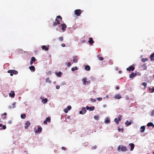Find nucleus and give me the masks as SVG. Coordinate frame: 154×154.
<instances>
[{"label":"nucleus","instance_id":"nucleus-51","mask_svg":"<svg viewBox=\"0 0 154 154\" xmlns=\"http://www.w3.org/2000/svg\"><path fill=\"white\" fill-rule=\"evenodd\" d=\"M150 57H154V52L152 53L150 55Z\"/></svg>","mask_w":154,"mask_h":154},{"label":"nucleus","instance_id":"nucleus-31","mask_svg":"<svg viewBox=\"0 0 154 154\" xmlns=\"http://www.w3.org/2000/svg\"><path fill=\"white\" fill-rule=\"evenodd\" d=\"M46 83H49V84H50L51 83V81L50 80V79L49 78H47L46 79Z\"/></svg>","mask_w":154,"mask_h":154},{"label":"nucleus","instance_id":"nucleus-7","mask_svg":"<svg viewBox=\"0 0 154 154\" xmlns=\"http://www.w3.org/2000/svg\"><path fill=\"white\" fill-rule=\"evenodd\" d=\"M86 112V108L85 107L82 108V110L79 111V113L83 115Z\"/></svg>","mask_w":154,"mask_h":154},{"label":"nucleus","instance_id":"nucleus-48","mask_svg":"<svg viewBox=\"0 0 154 154\" xmlns=\"http://www.w3.org/2000/svg\"><path fill=\"white\" fill-rule=\"evenodd\" d=\"M90 79L92 81H94L95 80V78L93 76H91L90 78Z\"/></svg>","mask_w":154,"mask_h":154},{"label":"nucleus","instance_id":"nucleus-5","mask_svg":"<svg viewBox=\"0 0 154 154\" xmlns=\"http://www.w3.org/2000/svg\"><path fill=\"white\" fill-rule=\"evenodd\" d=\"M74 13L76 16H80L82 13L81 10L79 9L75 10L74 11Z\"/></svg>","mask_w":154,"mask_h":154},{"label":"nucleus","instance_id":"nucleus-43","mask_svg":"<svg viewBox=\"0 0 154 154\" xmlns=\"http://www.w3.org/2000/svg\"><path fill=\"white\" fill-rule=\"evenodd\" d=\"M142 85L144 86L145 87H146L147 85V84L145 82H144L142 83Z\"/></svg>","mask_w":154,"mask_h":154},{"label":"nucleus","instance_id":"nucleus-38","mask_svg":"<svg viewBox=\"0 0 154 154\" xmlns=\"http://www.w3.org/2000/svg\"><path fill=\"white\" fill-rule=\"evenodd\" d=\"M65 64L66 66L68 67H70L71 65L70 63L69 62L66 63Z\"/></svg>","mask_w":154,"mask_h":154},{"label":"nucleus","instance_id":"nucleus-29","mask_svg":"<svg viewBox=\"0 0 154 154\" xmlns=\"http://www.w3.org/2000/svg\"><path fill=\"white\" fill-rule=\"evenodd\" d=\"M94 117V119L97 120H99L100 118L99 116L98 115H95Z\"/></svg>","mask_w":154,"mask_h":154},{"label":"nucleus","instance_id":"nucleus-3","mask_svg":"<svg viewBox=\"0 0 154 154\" xmlns=\"http://www.w3.org/2000/svg\"><path fill=\"white\" fill-rule=\"evenodd\" d=\"M8 72L10 73V75L11 76H12L13 74L16 75L18 73V72L14 69L8 70Z\"/></svg>","mask_w":154,"mask_h":154},{"label":"nucleus","instance_id":"nucleus-61","mask_svg":"<svg viewBox=\"0 0 154 154\" xmlns=\"http://www.w3.org/2000/svg\"><path fill=\"white\" fill-rule=\"evenodd\" d=\"M8 123L11 124L12 123V121L11 120L9 121L8 122Z\"/></svg>","mask_w":154,"mask_h":154},{"label":"nucleus","instance_id":"nucleus-28","mask_svg":"<svg viewBox=\"0 0 154 154\" xmlns=\"http://www.w3.org/2000/svg\"><path fill=\"white\" fill-rule=\"evenodd\" d=\"M55 74L58 77H60L61 76L62 73L61 72H56Z\"/></svg>","mask_w":154,"mask_h":154},{"label":"nucleus","instance_id":"nucleus-64","mask_svg":"<svg viewBox=\"0 0 154 154\" xmlns=\"http://www.w3.org/2000/svg\"><path fill=\"white\" fill-rule=\"evenodd\" d=\"M55 22H60L59 20H58V19L57 18H56L55 20Z\"/></svg>","mask_w":154,"mask_h":154},{"label":"nucleus","instance_id":"nucleus-23","mask_svg":"<svg viewBox=\"0 0 154 154\" xmlns=\"http://www.w3.org/2000/svg\"><path fill=\"white\" fill-rule=\"evenodd\" d=\"M141 67L143 70H146L147 67L146 66V64H143L142 65Z\"/></svg>","mask_w":154,"mask_h":154},{"label":"nucleus","instance_id":"nucleus-40","mask_svg":"<svg viewBox=\"0 0 154 154\" xmlns=\"http://www.w3.org/2000/svg\"><path fill=\"white\" fill-rule=\"evenodd\" d=\"M90 100L92 102H95L96 101V100L95 99H93L92 98H91Z\"/></svg>","mask_w":154,"mask_h":154},{"label":"nucleus","instance_id":"nucleus-45","mask_svg":"<svg viewBox=\"0 0 154 154\" xmlns=\"http://www.w3.org/2000/svg\"><path fill=\"white\" fill-rule=\"evenodd\" d=\"M99 60H100L102 61L103 60V58L102 57H100L98 58Z\"/></svg>","mask_w":154,"mask_h":154},{"label":"nucleus","instance_id":"nucleus-42","mask_svg":"<svg viewBox=\"0 0 154 154\" xmlns=\"http://www.w3.org/2000/svg\"><path fill=\"white\" fill-rule=\"evenodd\" d=\"M16 104V102H14L13 103H12V106H13V107H12V108H15V105Z\"/></svg>","mask_w":154,"mask_h":154},{"label":"nucleus","instance_id":"nucleus-57","mask_svg":"<svg viewBox=\"0 0 154 154\" xmlns=\"http://www.w3.org/2000/svg\"><path fill=\"white\" fill-rule=\"evenodd\" d=\"M20 51V53H22L23 52V51L22 50L19 49H18L17 50V51Z\"/></svg>","mask_w":154,"mask_h":154},{"label":"nucleus","instance_id":"nucleus-30","mask_svg":"<svg viewBox=\"0 0 154 154\" xmlns=\"http://www.w3.org/2000/svg\"><path fill=\"white\" fill-rule=\"evenodd\" d=\"M125 124L128 126L130 125L131 124V122L130 121H127L125 123Z\"/></svg>","mask_w":154,"mask_h":154},{"label":"nucleus","instance_id":"nucleus-58","mask_svg":"<svg viewBox=\"0 0 154 154\" xmlns=\"http://www.w3.org/2000/svg\"><path fill=\"white\" fill-rule=\"evenodd\" d=\"M150 60L151 61L154 60V57H150Z\"/></svg>","mask_w":154,"mask_h":154},{"label":"nucleus","instance_id":"nucleus-53","mask_svg":"<svg viewBox=\"0 0 154 154\" xmlns=\"http://www.w3.org/2000/svg\"><path fill=\"white\" fill-rule=\"evenodd\" d=\"M97 146H92V149H95L96 148Z\"/></svg>","mask_w":154,"mask_h":154},{"label":"nucleus","instance_id":"nucleus-59","mask_svg":"<svg viewBox=\"0 0 154 154\" xmlns=\"http://www.w3.org/2000/svg\"><path fill=\"white\" fill-rule=\"evenodd\" d=\"M62 47H65V45L64 44H62L61 45Z\"/></svg>","mask_w":154,"mask_h":154},{"label":"nucleus","instance_id":"nucleus-9","mask_svg":"<svg viewBox=\"0 0 154 154\" xmlns=\"http://www.w3.org/2000/svg\"><path fill=\"white\" fill-rule=\"evenodd\" d=\"M72 107L70 106H68L64 109V112L65 113H67L69 110L71 109Z\"/></svg>","mask_w":154,"mask_h":154},{"label":"nucleus","instance_id":"nucleus-10","mask_svg":"<svg viewBox=\"0 0 154 154\" xmlns=\"http://www.w3.org/2000/svg\"><path fill=\"white\" fill-rule=\"evenodd\" d=\"M51 121V118L50 117H47L45 119L44 121V123L45 124H47V122H50Z\"/></svg>","mask_w":154,"mask_h":154},{"label":"nucleus","instance_id":"nucleus-63","mask_svg":"<svg viewBox=\"0 0 154 154\" xmlns=\"http://www.w3.org/2000/svg\"><path fill=\"white\" fill-rule=\"evenodd\" d=\"M106 106H107V105L106 104H103V107L104 108H105V107H106Z\"/></svg>","mask_w":154,"mask_h":154},{"label":"nucleus","instance_id":"nucleus-12","mask_svg":"<svg viewBox=\"0 0 154 154\" xmlns=\"http://www.w3.org/2000/svg\"><path fill=\"white\" fill-rule=\"evenodd\" d=\"M128 145L130 147V151H132L134 147V144L133 143H130Z\"/></svg>","mask_w":154,"mask_h":154},{"label":"nucleus","instance_id":"nucleus-44","mask_svg":"<svg viewBox=\"0 0 154 154\" xmlns=\"http://www.w3.org/2000/svg\"><path fill=\"white\" fill-rule=\"evenodd\" d=\"M56 18L57 19H60L61 20L62 19V17L60 16H57Z\"/></svg>","mask_w":154,"mask_h":154},{"label":"nucleus","instance_id":"nucleus-25","mask_svg":"<svg viewBox=\"0 0 154 154\" xmlns=\"http://www.w3.org/2000/svg\"><path fill=\"white\" fill-rule=\"evenodd\" d=\"M147 126L148 127L152 126L153 127H154V124H153V123L152 122H151L148 123L147 124Z\"/></svg>","mask_w":154,"mask_h":154},{"label":"nucleus","instance_id":"nucleus-24","mask_svg":"<svg viewBox=\"0 0 154 154\" xmlns=\"http://www.w3.org/2000/svg\"><path fill=\"white\" fill-rule=\"evenodd\" d=\"M87 80V79L86 78H84L82 79V82H83V84L84 85H85L86 84V82Z\"/></svg>","mask_w":154,"mask_h":154},{"label":"nucleus","instance_id":"nucleus-46","mask_svg":"<svg viewBox=\"0 0 154 154\" xmlns=\"http://www.w3.org/2000/svg\"><path fill=\"white\" fill-rule=\"evenodd\" d=\"M150 93H152L154 92V87H153L152 88V91H149Z\"/></svg>","mask_w":154,"mask_h":154},{"label":"nucleus","instance_id":"nucleus-55","mask_svg":"<svg viewBox=\"0 0 154 154\" xmlns=\"http://www.w3.org/2000/svg\"><path fill=\"white\" fill-rule=\"evenodd\" d=\"M60 88V86L59 85H57L56 86V88L57 89H58Z\"/></svg>","mask_w":154,"mask_h":154},{"label":"nucleus","instance_id":"nucleus-14","mask_svg":"<svg viewBox=\"0 0 154 154\" xmlns=\"http://www.w3.org/2000/svg\"><path fill=\"white\" fill-rule=\"evenodd\" d=\"M49 45H48L47 46L46 45H43L42 48L43 50H45V51H47L49 49Z\"/></svg>","mask_w":154,"mask_h":154},{"label":"nucleus","instance_id":"nucleus-49","mask_svg":"<svg viewBox=\"0 0 154 154\" xmlns=\"http://www.w3.org/2000/svg\"><path fill=\"white\" fill-rule=\"evenodd\" d=\"M47 74L48 75H51V71H48L47 72Z\"/></svg>","mask_w":154,"mask_h":154},{"label":"nucleus","instance_id":"nucleus-52","mask_svg":"<svg viewBox=\"0 0 154 154\" xmlns=\"http://www.w3.org/2000/svg\"><path fill=\"white\" fill-rule=\"evenodd\" d=\"M86 83H87V84L88 85H89L90 84L91 82H90V81H86Z\"/></svg>","mask_w":154,"mask_h":154},{"label":"nucleus","instance_id":"nucleus-41","mask_svg":"<svg viewBox=\"0 0 154 154\" xmlns=\"http://www.w3.org/2000/svg\"><path fill=\"white\" fill-rule=\"evenodd\" d=\"M59 39L60 41L61 42L63 40V38L62 37H60L59 38Z\"/></svg>","mask_w":154,"mask_h":154},{"label":"nucleus","instance_id":"nucleus-34","mask_svg":"<svg viewBox=\"0 0 154 154\" xmlns=\"http://www.w3.org/2000/svg\"><path fill=\"white\" fill-rule=\"evenodd\" d=\"M114 121L116 124H118L119 123V121L117 119V118H115L114 120Z\"/></svg>","mask_w":154,"mask_h":154},{"label":"nucleus","instance_id":"nucleus-6","mask_svg":"<svg viewBox=\"0 0 154 154\" xmlns=\"http://www.w3.org/2000/svg\"><path fill=\"white\" fill-rule=\"evenodd\" d=\"M134 69H135V67L134 66V65H133L130 66L128 68H127L126 69V70H127L129 71H133L134 70Z\"/></svg>","mask_w":154,"mask_h":154},{"label":"nucleus","instance_id":"nucleus-22","mask_svg":"<svg viewBox=\"0 0 154 154\" xmlns=\"http://www.w3.org/2000/svg\"><path fill=\"white\" fill-rule=\"evenodd\" d=\"M90 67L88 65H86L85 67V69L87 71H89L90 69Z\"/></svg>","mask_w":154,"mask_h":154},{"label":"nucleus","instance_id":"nucleus-2","mask_svg":"<svg viewBox=\"0 0 154 154\" xmlns=\"http://www.w3.org/2000/svg\"><path fill=\"white\" fill-rule=\"evenodd\" d=\"M117 150L119 151L125 152L128 150V149L126 146L119 145L118 147Z\"/></svg>","mask_w":154,"mask_h":154},{"label":"nucleus","instance_id":"nucleus-15","mask_svg":"<svg viewBox=\"0 0 154 154\" xmlns=\"http://www.w3.org/2000/svg\"><path fill=\"white\" fill-rule=\"evenodd\" d=\"M88 42H89L90 45H92L94 43V41L93 40V38H92L90 37L88 41Z\"/></svg>","mask_w":154,"mask_h":154},{"label":"nucleus","instance_id":"nucleus-8","mask_svg":"<svg viewBox=\"0 0 154 154\" xmlns=\"http://www.w3.org/2000/svg\"><path fill=\"white\" fill-rule=\"evenodd\" d=\"M137 75L136 72L134 73V72H132L129 75V78L133 79Z\"/></svg>","mask_w":154,"mask_h":154},{"label":"nucleus","instance_id":"nucleus-54","mask_svg":"<svg viewBox=\"0 0 154 154\" xmlns=\"http://www.w3.org/2000/svg\"><path fill=\"white\" fill-rule=\"evenodd\" d=\"M118 130L119 131H120L121 130H122V131H123L124 129H123V128H122L121 129H120L119 128L118 129Z\"/></svg>","mask_w":154,"mask_h":154},{"label":"nucleus","instance_id":"nucleus-47","mask_svg":"<svg viewBox=\"0 0 154 154\" xmlns=\"http://www.w3.org/2000/svg\"><path fill=\"white\" fill-rule=\"evenodd\" d=\"M97 99L98 101H101L102 100V98L101 97H97Z\"/></svg>","mask_w":154,"mask_h":154},{"label":"nucleus","instance_id":"nucleus-16","mask_svg":"<svg viewBox=\"0 0 154 154\" xmlns=\"http://www.w3.org/2000/svg\"><path fill=\"white\" fill-rule=\"evenodd\" d=\"M73 62L76 63L78 62L77 57V56H74L73 57Z\"/></svg>","mask_w":154,"mask_h":154},{"label":"nucleus","instance_id":"nucleus-50","mask_svg":"<svg viewBox=\"0 0 154 154\" xmlns=\"http://www.w3.org/2000/svg\"><path fill=\"white\" fill-rule=\"evenodd\" d=\"M6 127L5 125H4L2 126V129L5 130L6 129Z\"/></svg>","mask_w":154,"mask_h":154},{"label":"nucleus","instance_id":"nucleus-17","mask_svg":"<svg viewBox=\"0 0 154 154\" xmlns=\"http://www.w3.org/2000/svg\"><path fill=\"white\" fill-rule=\"evenodd\" d=\"M36 59L34 57H32L31 58V61H30V64L32 65L33 63V62H35V61Z\"/></svg>","mask_w":154,"mask_h":154},{"label":"nucleus","instance_id":"nucleus-62","mask_svg":"<svg viewBox=\"0 0 154 154\" xmlns=\"http://www.w3.org/2000/svg\"><path fill=\"white\" fill-rule=\"evenodd\" d=\"M8 108L9 109H11V106H8Z\"/></svg>","mask_w":154,"mask_h":154},{"label":"nucleus","instance_id":"nucleus-26","mask_svg":"<svg viewBox=\"0 0 154 154\" xmlns=\"http://www.w3.org/2000/svg\"><path fill=\"white\" fill-rule=\"evenodd\" d=\"M29 69H30V70L31 71H35V67L33 66H30L29 67Z\"/></svg>","mask_w":154,"mask_h":154},{"label":"nucleus","instance_id":"nucleus-60","mask_svg":"<svg viewBox=\"0 0 154 154\" xmlns=\"http://www.w3.org/2000/svg\"><path fill=\"white\" fill-rule=\"evenodd\" d=\"M89 107H89L88 106H86V107L85 108L87 110H89Z\"/></svg>","mask_w":154,"mask_h":154},{"label":"nucleus","instance_id":"nucleus-4","mask_svg":"<svg viewBox=\"0 0 154 154\" xmlns=\"http://www.w3.org/2000/svg\"><path fill=\"white\" fill-rule=\"evenodd\" d=\"M42 131V128L40 126H38V129L35 131V134L36 135L38 133H41Z\"/></svg>","mask_w":154,"mask_h":154},{"label":"nucleus","instance_id":"nucleus-39","mask_svg":"<svg viewBox=\"0 0 154 154\" xmlns=\"http://www.w3.org/2000/svg\"><path fill=\"white\" fill-rule=\"evenodd\" d=\"M122 117L121 115H119L118 116L117 119L119 121H120L122 119Z\"/></svg>","mask_w":154,"mask_h":154},{"label":"nucleus","instance_id":"nucleus-19","mask_svg":"<svg viewBox=\"0 0 154 154\" xmlns=\"http://www.w3.org/2000/svg\"><path fill=\"white\" fill-rule=\"evenodd\" d=\"M114 98L117 99H119L122 98V97L120 94H117L115 95Z\"/></svg>","mask_w":154,"mask_h":154},{"label":"nucleus","instance_id":"nucleus-37","mask_svg":"<svg viewBox=\"0 0 154 154\" xmlns=\"http://www.w3.org/2000/svg\"><path fill=\"white\" fill-rule=\"evenodd\" d=\"M150 116L152 117H154V110L151 111Z\"/></svg>","mask_w":154,"mask_h":154},{"label":"nucleus","instance_id":"nucleus-11","mask_svg":"<svg viewBox=\"0 0 154 154\" xmlns=\"http://www.w3.org/2000/svg\"><path fill=\"white\" fill-rule=\"evenodd\" d=\"M9 95L10 97L13 98L14 97L15 94L14 91H11V92L9 93Z\"/></svg>","mask_w":154,"mask_h":154},{"label":"nucleus","instance_id":"nucleus-32","mask_svg":"<svg viewBox=\"0 0 154 154\" xmlns=\"http://www.w3.org/2000/svg\"><path fill=\"white\" fill-rule=\"evenodd\" d=\"M26 117V115L25 114H21V118L22 119H25Z\"/></svg>","mask_w":154,"mask_h":154},{"label":"nucleus","instance_id":"nucleus-33","mask_svg":"<svg viewBox=\"0 0 154 154\" xmlns=\"http://www.w3.org/2000/svg\"><path fill=\"white\" fill-rule=\"evenodd\" d=\"M25 125L29 127L30 125V122L29 121H27L25 123Z\"/></svg>","mask_w":154,"mask_h":154},{"label":"nucleus","instance_id":"nucleus-35","mask_svg":"<svg viewBox=\"0 0 154 154\" xmlns=\"http://www.w3.org/2000/svg\"><path fill=\"white\" fill-rule=\"evenodd\" d=\"M94 109H95V108L94 106L90 107L89 110V111H93Z\"/></svg>","mask_w":154,"mask_h":154},{"label":"nucleus","instance_id":"nucleus-13","mask_svg":"<svg viewBox=\"0 0 154 154\" xmlns=\"http://www.w3.org/2000/svg\"><path fill=\"white\" fill-rule=\"evenodd\" d=\"M110 122V120L109 119V118L108 117H105V121L104 123L105 124H107L109 123Z\"/></svg>","mask_w":154,"mask_h":154},{"label":"nucleus","instance_id":"nucleus-20","mask_svg":"<svg viewBox=\"0 0 154 154\" xmlns=\"http://www.w3.org/2000/svg\"><path fill=\"white\" fill-rule=\"evenodd\" d=\"M48 100V99L47 98L43 99L42 100V102L43 104H45L47 103Z\"/></svg>","mask_w":154,"mask_h":154},{"label":"nucleus","instance_id":"nucleus-36","mask_svg":"<svg viewBox=\"0 0 154 154\" xmlns=\"http://www.w3.org/2000/svg\"><path fill=\"white\" fill-rule=\"evenodd\" d=\"M148 60V59L147 58H143L141 59V61L143 62H145L146 61H147Z\"/></svg>","mask_w":154,"mask_h":154},{"label":"nucleus","instance_id":"nucleus-27","mask_svg":"<svg viewBox=\"0 0 154 154\" xmlns=\"http://www.w3.org/2000/svg\"><path fill=\"white\" fill-rule=\"evenodd\" d=\"M78 69V68L77 66L74 67L72 68L71 71H74L75 70H77Z\"/></svg>","mask_w":154,"mask_h":154},{"label":"nucleus","instance_id":"nucleus-18","mask_svg":"<svg viewBox=\"0 0 154 154\" xmlns=\"http://www.w3.org/2000/svg\"><path fill=\"white\" fill-rule=\"evenodd\" d=\"M140 129L141 130H140V132L141 133L144 132L145 131V126H142L140 127Z\"/></svg>","mask_w":154,"mask_h":154},{"label":"nucleus","instance_id":"nucleus-56","mask_svg":"<svg viewBox=\"0 0 154 154\" xmlns=\"http://www.w3.org/2000/svg\"><path fill=\"white\" fill-rule=\"evenodd\" d=\"M61 149L62 150H64V151L66 150V148L65 147H63V146L62 147Z\"/></svg>","mask_w":154,"mask_h":154},{"label":"nucleus","instance_id":"nucleus-21","mask_svg":"<svg viewBox=\"0 0 154 154\" xmlns=\"http://www.w3.org/2000/svg\"><path fill=\"white\" fill-rule=\"evenodd\" d=\"M60 24V22H54L52 24V26L53 27H55L57 25Z\"/></svg>","mask_w":154,"mask_h":154},{"label":"nucleus","instance_id":"nucleus-1","mask_svg":"<svg viewBox=\"0 0 154 154\" xmlns=\"http://www.w3.org/2000/svg\"><path fill=\"white\" fill-rule=\"evenodd\" d=\"M61 26H62L61 30L63 31V32H64L66 28V25L64 23L61 24L60 26L57 27L56 28V30L57 31H59L60 30V27Z\"/></svg>","mask_w":154,"mask_h":154}]
</instances>
